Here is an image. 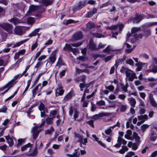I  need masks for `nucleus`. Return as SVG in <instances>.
<instances>
[{
    "instance_id": "nucleus-49",
    "label": "nucleus",
    "mask_w": 157,
    "mask_h": 157,
    "mask_svg": "<svg viewBox=\"0 0 157 157\" xmlns=\"http://www.w3.org/2000/svg\"><path fill=\"white\" fill-rule=\"evenodd\" d=\"M31 146V144L30 143H29L25 145L22 146L21 147V151H23L29 147H30Z\"/></svg>"
},
{
    "instance_id": "nucleus-16",
    "label": "nucleus",
    "mask_w": 157,
    "mask_h": 157,
    "mask_svg": "<svg viewBox=\"0 0 157 157\" xmlns=\"http://www.w3.org/2000/svg\"><path fill=\"white\" fill-rule=\"evenodd\" d=\"M95 1L93 0H89L87 2L86 1L81 2L79 3V6L80 9L82 8L83 6H85L87 3L90 4H94L95 3Z\"/></svg>"
},
{
    "instance_id": "nucleus-53",
    "label": "nucleus",
    "mask_w": 157,
    "mask_h": 157,
    "mask_svg": "<svg viewBox=\"0 0 157 157\" xmlns=\"http://www.w3.org/2000/svg\"><path fill=\"white\" fill-rule=\"evenodd\" d=\"M112 126L106 129L105 131V133L107 135H110L112 132Z\"/></svg>"
},
{
    "instance_id": "nucleus-63",
    "label": "nucleus",
    "mask_w": 157,
    "mask_h": 157,
    "mask_svg": "<svg viewBox=\"0 0 157 157\" xmlns=\"http://www.w3.org/2000/svg\"><path fill=\"white\" fill-rule=\"evenodd\" d=\"M53 121V119L52 118L48 117L46 119V123L48 124H51Z\"/></svg>"
},
{
    "instance_id": "nucleus-40",
    "label": "nucleus",
    "mask_w": 157,
    "mask_h": 157,
    "mask_svg": "<svg viewBox=\"0 0 157 157\" xmlns=\"http://www.w3.org/2000/svg\"><path fill=\"white\" fill-rule=\"evenodd\" d=\"M128 148L126 146H122V149L117 152H119L121 154H123L124 153L125 151H128Z\"/></svg>"
},
{
    "instance_id": "nucleus-34",
    "label": "nucleus",
    "mask_w": 157,
    "mask_h": 157,
    "mask_svg": "<svg viewBox=\"0 0 157 157\" xmlns=\"http://www.w3.org/2000/svg\"><path fill=\"white\" fill-rule=\"evenodd\" d=\"M40 29L38 28L35 29L31 33H30L29 35V36L32 37L33 36H36L40 31Z\"/></svg>"
},
{
    "instance_id": "nucleus-12",
    "label": "nucleus",
    "mask_w": 157,
    "mask_h": 157,
    "mask_svg": "<svg viewBox=\"0 0 157 157\" xmlns=\"http://www.w3.org/2000/svg\"><path fill=\"white\" fill-rule=\"evenodd\" d=\"M122 144L124 145L126 144L127 142L124 139L122 138L121 137L119 136L118 137L117 141V143L113 146V147H120Z\"/></svg>"
},
{
    "instance_id": "nucleus-23",
    "label": "nucleus",
    "mask_w": 157,
    "mask_h": 157,
    "mask_svg": "<svg viewBox=\"0 0 157 157\" xmlns=\"http://www.w3.org/2000/svg\"><path fill=\"white\" fill-rule=\"evenodd\" d=\"M92 136L94 138V139H93V140L97 142L98 144L104 147L105 148L106 147V145L102 143L101 141L99 140V139L95 135H92Z\"/></svg>"
},
{
    "instance_id": "nucleus-4",
    "label": "nucleus",
    "mask_w": 157,
    "mask_h": 157,
    "mask_svg": "<svg viewBox=\"0 0 157 157\" xmlns=\"http://www.w3.org/2000/svg\"><path fill=\"white\" fill-rule=\"evenodd\" d=\"M45 123L44 121H42L40 124V126H38L33 128L32 130V132L33 133V139H36L39 133L42 130L40 127L44 125Z\"/></svg>"
},
{
    "instance_id": "nucleus-54",
    "label": "nucleus",
    "mask_w": 157,
    "mask_h": 157,
    "mask_svg": "<svg viewBox=\"0 0 157 157\" xmlns=\"http://www.w3.org/2000/svg\"><path fill=\"white\" fill-rule=\"evenodd\" d=\"M64 65V63L63 62L62 59L60 58H59L58 59V61L56 65V66H58L60 67L62 65Z\"/></svg>"
},
{
    "instance_id": "nucleus-21",
    "label": "nucleus",
    "mask_w": 157,
    "mask_h": 157,
    "mask_svg": "<svg viewBox=\"0 0 157 157\" xmlns=\"http://www.w3.org/2000/svg\"><path fill=\"white\" fill-rule=\"evenodd\" d=\"M8 21L10 22H12L14 25H16L19 23L22 22H25L26 21H20L19 20L17 19L16 18H12L11 19L8 20Z\"/></svg>"
},
{
    "instance_id": "nucleus-60",
    "label": "nucleus",
    "mask_w": 157,
    "mask_h": 157,
    "mask_svg": "<svg viewBox=\"0 0 157 157\" xmlns=\"http://www.w3.org/2000/svg\"><path fill=\"white\" fill-rule=\"evenodd\" d=\"M105 46L106 45L103 44L101 43H100L98 46H97V50L104 48Z\"/></svg>"
},
{
    "instance_id": "nucleus-56",
    "label": "nucleus",
    "mask_w": 157,
    "mask_h": 157,
    "mask_svg": "<svg viewBox=\"0 0 157 157\" xmlns=\"http://www.w3.org/2000/svg\"><path fill=\"white\" fill-rule=\"evenodd\" d=\"M48 82L47 81H44L42 82V85L40 83L38 84L39 86H40V89H41L43 87L46 86L48 84Z\"/></svg>"
},
{
    "instance_id": "nucleus-52",
    "label": "nucleus",
    "mask_w": 157,
    "mask_h": 157,
    "mask_svg": "<svg viewBox=\"0 0 157 157\" xmlns=\"http://www.w3.org/2000/svg\"><path fill=\"white\" fill-rule=\"evenodd\" d=\"M135 153L132 151H129L125 155V157H133L135 156Z\"/></svg>"
},
{
    "instance_id": "nucleus-11",
    "label": "nucleus",
    "mask_w": 157,
    "mask_h": 157,
    "mask_svg": "<svg viewBox=\"0 0 157 157\" xmlns=\"http://www.w3.org/2000/svg\"><path fill=\"white\" fill-rule=\"evenodd\" d=\"M124 27V25L123 24H119L115 25H113L110 27H107L106 28L116 30L117 31L120 32L122 31Z\"/></svg>"
},
{
    "instance_id": "nucleus-45",
    "label": "nucleus",
    "mask_w": 157,
    "mask_h": 157,
    "mask_svg": "<svg viewBox=\"0 0 157 157\" xmlns=\"http://www.w3.org/2000/svg\"><path fill=\"white\" fill-rule=\"evenodd\" d=\"M72 48L70 45L66 44L65 47L63 48V50L65 51H71L72 49Z\"/></svg>"
},
{
    "instance_id": "nucleus-3",
    "label": "nucleus",
    "mask_w": 157,
    "mask_h": 157,
    "mask_svg": "<svg viewBox=\"0 0 157 157\" xmlns=\"http://www.w3.org/2000/svg\"><path fill=\"white\" fill-rule=\"evenodd\" d=\"M121 71L122 73H125L126 76L128 78V80L130 81H132L134 78H137L135 73L132 70L122 67Z\"/></svg>"
},
{
    "instance_id": "nucleus-61",
    "label": "nucleus",
    "mask_w": 157,
    "mask_h": 157,
    "mask_svg": "<svg viewBox=\"0 0 157 157\" xmlns=\"http://www.w3.org/2000/svg\"><path fill=\"white\" fill-rule=\"evenodd\" d=\"M113 56V55H112L107 56L104 59V60L105 62H107L110 60L112 58Z\"/></svg>"
},
{
    "instance_id": "nucleus-57",
    "label": "nucleus",
    "mask_w": 157,
    "mask_h": 157,
    "mask_svg": "<svg viewBox=\"0 0 157 157\" xmlns=\"http://www.w3.org/2000/svg\"><path fill=\"white\" fill-rule=\"evenodd\" d=\"M93 35L94 37L98 38H101V37H104L102 35L98 33H95L93 34Z\"/></svg>"
},
{
    "instance_id": "nucleus-32",
    "label": "nucleus",
    "mask_w": 157,
    "mask_h": 157,
    "mask_svg": "<svg viewBox=\"0 0 157 157\" xmlns=\"http://www.w3.org/2000/svg\"><path fill=\"white\" fill-rule=\"evenodd\" d=\"M147 116L146 114L139 116L138 117V120L143 123L147 119Z\"/></svg>"
},
{
    "instance_id": "nucleus-19",
    "label": "nucleus",
    "mask_w": 157,
    "mask_h": 157,
    "mask_svg": "<svg viewBox=\"0 0 157 157\" xmlns=\"http://www.w3.org/2000/svg\"><path fill=\"white\" fill-rule=\"evenodd\" d=\"M26 40H23L15 44H13L12 43H10L7 44V46L8 47H12L13 48H14L16 47H19L22 44L25 42Z\"/></svg>"
},
{
    "instance_id": "nucleus-1",
    "label": "nucleus",
    "mask_w": 157,
    "mask_h": 157,
    "mask_svg": "<svg viewBox=\"0 0 157 157\" xmlns=\"http://www.w3.org/2000/svg\"><path fill=\"white\" fill-rule=\"evenodd\" d=\"M22 76L21 74H18L14 77L13 78L9 81L3 87L0 89V94L4 95L16 83V80L20 78Z\"/></svg>"
},
{
    "instance_id": "nucleus-47",
    "label": "nucleus",
    "mask_w": 157,
    "mask_h": 157,
    "mask_svg": "<svg viewBox=\"0 0 157 157\" xmlns=\"http://www.w3.org/2000/svg\"><path fill=\"white\" fill-rule=\"evenodd\" d=\"M35 20L34 18L32 17H29L27 18V22L29 24H32L34 23Z\"/></svg>"
},
{
    "instance_id": "nucleus-15",
    "label": "nucleus",
    "mask_w": 157,
    "mask_h": 157,
    "mask_svg": "<svg viewBox=\"0 0 157 157\" xmlns=\"http://www.w3.org/2000/svg\"><path fill=\"white\" fill-rule=\"evenodd\" d=\"M56 53L55 51H54L52 52V54H51L50 56L48 58V59L49 60L47 62V64L49 63H51L52 64L54 63L56 60Z\"/></svg>"
},
{
    "instance_id": "nucleus-18",
    "label": "nucleus",
    "mask_w": 157,
    "mask_h": 157,
    "mask_svg": "<svg viewBox=\"0 0 157 157\" xmlns=\"http://www.w3.org/2000/svg\"><path fill=\"white\" fill-rule=\"evenodd\" d=\"M23 27L21 26H17L14 29V32L16 34L21 35L23 33Z\"/></svg>"
},
{
    "instance_id": "nucleus-33",
    "label": "nucleus",
    "mask_w": 157,
    "mask_h": 157,
    "mask_svg": "<svg viewBox=\"0 0 157 157\" xmlns=\"http://www.w3.org/2000/svg\"><path fill=\"white\" fill-rule=\"evenodd\" d=\"M128 101L132 107H134L136 103V101L135 99L132 98H128Z\"/></svg>"
},
{
    "instance_id": "nucleus-14",
    "label": "nucleus",
    "mask_w": 157,
    "mask_h": 157,
    "mask_svg": "<svg viewBox=\"0 0 157 157\" xmlns=\"http://www.w3.org/2000/svg\"><path fill=\"white\" fill-rule=\"evenodd\" d=\"M62 88L63 87L61 84H59L58 85V87L56 91V96L63 95L64 91L63 90Z\"/></svg>"
},
{
    "instance_id": "nucleus-62",
    "label": "nucleus",
    "mask_w": 157,
    "mask_h": 157,
    "mask_svg": "<svg viewBox=\"0 0 157 157\" xmlns=\"http://www.w3.org/2000/svg\"><path fill=\"white\" fill-rule=\"evenodd\" d=\"M110 50H111L110 46H108L106 48H105L103 50V52H105V53H108L110 51Z\"/></svg>"
},
{
    "instance_id": "nucleus-13",
    "label": "nucleus",
    "mask_w": 157,
    "mask_h": 157,
    "mask_svg": "<svg viewBox=\"0 0 157 157\" xmlns=\"http://www.w3.org/2000/svg\"><path fill=\"white\" fill-rule=\"evenodd\" d=\"M88 46V48L91 50H97V46L92 39L89 41Z\"/></svg>"
},
{
    "instance_id": "nucleus-7",
    "label": "nucleus",
    "mask_w": 157,
    "mask_h": 157,
    "mask_svg": "<svg viewBox=\"0 0 157 157\" xmlns=\"http://www.w3.org/2000/svg\"><path fill=\"white\" fill-rule=\"evenodd\" d=\"M74 111V117L73 119L74 121H80V120H76L79 116V112L76 109L73 110V107L72 106H71L69 112V115L71 116L73 112Z\"/></svg>"
},
{
    "instance_id": "nucleus-24",
    "label": "nucleus",
    "mask_w": 157,
    "mask_h": 157,
    "mask_svg": "<svg viewBox=\"0 0 157 157\" xmlns=\"http://www.w3.org/2000/svg\"><path fill=\"white\" fill-rule=\"evenodd\" d=\"M136 66L137 67L136 68L137 71H139L141 70L142 69L143 65L147 66V63H143L141 62H139L136 64Z\"/></svg>"
},
{
    "instance_id": "nucleus-29",
    "label": "nucleus",
    "mask_w": 157,
    "mask_h": 157,
    "mask_svg": "<svg viewBox=\"0 0 157 157\" xmlns=\"http://www.w3.org/2000/svg\"><path fill=\"white\" fill-rule=\"evenodd\" d=\"M85 95L83 94L81 99V101L83 102L82 106L83 107H87L89 104V101L85 100Z\"/></svg>"
},
{
    "instance_id": "nucleus-37",
    "label": "nucleus",
    "mask_w": 157,
    "mask_h": 157,
    "mask_svg": "<svg viewBox=\"0 0 157 157\" xmlns=\"http://www.w3.org/2000/svg\"><path fill=\"white\" fill-rule=\"evenodd\" d=\"M157 137V135L154 132H151L150 137V139L153 141H155Z\"/></svg>"
},
{
    "instance_id": "nucleus-25",
    "label": "nucleus",
    "mask_w": 157,
    "mask_h": 157,
    "mask_svg": "<svg viewBox=\"0 0 157 157\" xmlns=\"http://www.w3.org/2000/svg\"><path fill=\"white\" fill-rule=\"evenodd\" d=\"M149 101L151 104L154 106H157V104L156 103L155 100L154 99L153 96L151 94H149Z\"/></svg>"
},
{
    "instance_id": "nucleus-35",
    "label": "nucleus",
    "mask_w": 157,
    "mask_h": 157,
    "mask_svg": "<svg viewBox=\"0 0 157 157\" xmlns=\"http://www.w3.org/2000/svg\"><path fill=\"white\" fill-rule=\"evenodd\" d=\"M52 0H41L40 3H41L43 5L47 6L52 4Z\"/></svg>"
},
{
    "instance_id": "nucleus-9",
    "label": "nucleus",
    "mask_w": 157,
    "mask_h": 157,
    "mask_svg": "<svg viewBox=\"0 0 157 157\" xmlns=\"http://www.w3.org/2000/svg\"><path fill=\"white\" fill-rule=\"evenodd\" d=\"M82 34L81 32H78L74 34L73 36L72 39L71 40V42H74L75 41L79 40L82 38Z\"/></svg>"
},
{
    "instance_id": "nucleus-30",
    "label": "nucleus",
    "mask_w": 157,
    "mask_h": 157,
    "mask_svg": "<svg viewBox=\"0 0 157 157\" xmlns=\"http://www.w3.org/2000/svg\"><path fill=\"white\" fill-rule=\"evenodd\" d=\"M149 70L153 73H156L157 72V66L152 64L149 67Z\"/></svg>"
},
{
    "instance_id": "nucleus-27",
    "label": "nucleus",
    "mask_w": 157,
    "mask_h": 157,
    "mask_svg": "<svg viewBox=\"0 0 157 157\" xmlns=\"http://www.w3.org/2000/svg\"><path fill=\"white\" fill-rule=\"evenodd\" d=\"M91 84V82L86 84L84 82L82 83H80L79 84V86L81 91L83 90V88L86 87V89H87Z\"/></svg>"
},
{
    "instance_id": "nucleus-50",
    "label": "nucleus",
    "mask_w": 157,
    "mask_h": 157,
    "mask_svg": "<svg viewBox=\"0 0 157 157\" xmlns=\"http://www.w3.org/2000/svg\"><path fill=\"white\" fill-rule=\"evenodd\" d=\"M54 129L52 126H51L50 129H47L45 131V134H50L52 132L54 131Z\"/></svg>"
},
{
    "instance_id": "nucleus-28",
    "label": "nucleus",
    "mask_w": 157,
    "mask_h": 157,
    "mask_svg": "<svg viewBox=\"0 0 157 157\" xmlns=\"http://www.w3.org/2000/svg\"><path fill=\"white\" fill-rule=\"evenodd\" d=\"M87 28L88 29H91L93 28H100L101 26V25H97L96 26L94 23L92 22H89L86 25Z\"/></svg>"
},
{
    "instance_id": "nucleus-44",
    "label": "nucleus",
    "mask_w": 157,
    "mask_h": 157,
    "mask_svg": "<svg viewBox=\"0 0 157 157\" xmlns=\"http://www.w3.org/2000/svg\"><path fill=\"white\" fill-rule=\"evenodd\" d=\"M40 88V86H39L38 84L37 86H36L33 90L32 91V93L33 95V96L34 97L36 95V93L37 92V90L39 88ZM39 92L41 91L40 90Z\"/></svg>"
},
{
    "instance_id": "nucleus-36",
    "label": "nucleus",
    "mask_w": 157,
    "mask_h": 157,
    "mask_svg": "<svg viewBox=\"0 0 157 157\" xmlns=\"http://www.w3.org/2000/svg\"><path fill=\"white\" fill-rule=\"evenodd\" d=\"M73 91H71L68 94L64 97V100L67 101L70 99L73 94Z\"/></svg>"
},
{
    "instance_id": "nucleus-43",
    "label": "nucleus",
    "mask_w": 157,
    "mask_h": 157,
    "mask_svg": "<svg viewBox=\"0 0 157 157\" xmlns=\"http://www.w3.org/2000/svg\"><path fill=\"white\" fill-rule=\"evenodd\" d=\"M149 127V125L147 124H143L141 126V129L143 132H144L146 129Z\"/></svg>"
},
{
    "instance_id": "nucleus-51",
    "label": "nucleus",
    "mask_w": 157,
    "mask_h": 157,
    "mask_svg": "<svg viewBox=\"0 0 157 157\" xmlns=\"http://www.w3.org/2000/svg\"><path fill=\"white\" fill-rule=\"evenodd\" d=\"M125 58H126V56H123V58L122 59H119L118 60H116V63L115 64V65L116 67H117V63H119L121 62L124 61L125 59Z\"/></svg>"
},
{
    "instance_id": "nucleus-64",
    "label": "nucleus",
    "mask_w": 157,
    "mask_h": 157,
    "mask_svg": "<svg viewBox=\"0 0 157 157\" xmlns=\"http://www.w3.org/2000/svg\"><path fill=\"white\" fill-rule=\"evenodd\" d=\"M139 56L141 57H143L145 59H148L149 58L148 55L144 53H141L140 55Z\"/></svg>"
},
{
    "instance_id": "nucleus-6",
    "label": "nucleus",
    "mask_w": 157,
    "mask_h": 157,
    "mask_svg": "<svg viewBox=\"0 0 157 157\" xmlns=\"http://www.w3.org/2000/svg\"><path fill=\"white\" fill-rule=\"evenodd\" d=\"M0 26L9 33H11L12 32L13 25L10 24L3 23L0 24Z\"/></svg>"
},
{
    "instance_id": "nucleus-38",
    "label": "nucleus",
    "mask_w": 157,
    "mask_h": 157,
    "mask_svg": "<svg viewBox=\"0 0 157 157\" xmlns=\"http://www.w3.org/2000/svg\"><path fill=\"white\" fill-rule=\"evenodd\" d=\"M97 11V9L94 8L92 10L88 13L87 17H90L94 14Z\"/></svg>"
},
{
    "instance_id": "nucleus-17",
    "label": "nucleus",
    "mask_w": 157,
    "mask_h": 157,
    "mask_svg": "<svg viewBox=\"0 0 157 157\" xmlns=\"http://www.w3.org/2000/svg\"><path fill=\"white\" fill-rule=\"evenodd\" d=\"M39 109L41 112V116L42 117H44L46 116L45 114V108L44 105L42 103H41L39 106Z\"/></svg>"
},
{
    "instance_id": "nucleus-8",
    "label": "nucleus",
    "mask_w": 157,
    "mask_h": 157,
    "mask_svg": "<svg viewBox=\"0 0 157 157\" xmlns=\"http://www.w3.org/2000/svg\"><path fill=\"white\" fill-rule=\"evenodd\" d=\"M74 135L75 137L78 138V141L80 142L81 147H82V144L86 145V144L88 142L87 139L86 138H84L83 140V137L81 135L76 133H75Z\"/></svg>"
},
{
    "instance_id": "nucleus-41",
    "label": "nucleus",
    "mask_w": 157,
    "mask_h": 157,
    "mask_svg": "<svg viewBox=\"0 0 157 157\" xmlns=\"http://www.w3.org/2000/svg\"><path fill=\"white\" fill-rule=\"evenodd\" d=\"M132 137L133 140L135 139L137 143L139 142L140 139V137L138 136L137 134L135 132L133 133Z\"/></svg>"
},
{
    "instance_id": "nucleus-2",
    "label": "nucleus",
    "mask_w": 157,
    "mask_h": 157,
    "mask_svg": "<svg viewBox=\"0 0 157 157\" xmlns=\"http://www.w3.org/2000/svg\"><path fill=\"white\" fill-rule=\"evenodd\" d=\"M121 71L122 73H125L126 76L128 78V80L130 81H132L134 78H137L135 73L132 70L122 67Z\"/></svg>"
},
{
    "instance_id": "nucleus-22",
    "label": "nucleus",
    "mask_w": 157,
    "mask_h": 157,
    "mask_svg": "<svg viewBox=\"0 0 157 157\" xmlns=\"http://www.w3.org/2000/svg\"><path fill=\"white\" fill-rule=\"evenodd\" d=\"M132 135V131L130 130H127L126 134L125 135L124 137L126 139L131 140H133V138L131 136Z\"/></svg>"
},
{
    "instance_id": "nucleus-48",
    "label": "nucleus",
    "mask_w": 157,
    "mask_h": 157,
    "mask_svg": "<svg viewBox=\"0 0 157 157\" xmlns=\"http://www.w3.org/2000/svg\"><path fill=\"white\" fill-rule=\"evenodd\" d=\"M7 109V107L6 105H4L0 108V113H6Z\"/></svg>"
},
{
    "instance_id": "nucleus-31",
    "label": "nucleus",
    "mask_w": 157,
    "mask_h": 157,
    "mask_svg": "<svg viewBox=\"0 0 157 157\" xmlns=\"http://www.w3.org/2000/svg\"><path fill=\"white\" fill-rule=\"evenodd\" d=\"M125 45L127 48L125 50V52L127 53H131L133 49L132 48L131 46L127 43H125L124 46Z\"/></svg>"
},
{
    "instance_id": "nucleus-20",
    "label": "nucleus",
    "mask_w": 157,
    "mask_h": 157,
    "mask_svg": "<svg viewBox=\"0 0 157 157\" xmlns=\"http://www.w3.org/2000/svg\"><path fill=\"white\" fill-rule=\"evenodd\" d=\"M144 18L142 15L136 14L135 17L132 19V21L135 23L139 22Z\"/></svg>"
},
{
    "instance_id": "nucleus-58",
    "label": "nucleus",
    "mask_w": 157,
    "mask_h": 157,
    "mask_svg": "<svg viewBox=\"0 0 157 157\" xmlns=\"http://www.w3.org/2000/svg\"><path fill=\"white\" fill-rule=\"evenodd\" d=\"M105 101L103 100H101L99 101H97L96 104L100 106L103 105H105Z\"/></svg>"
},
{
    "instance_id": "nucleus-39",
    "label": "nucleus",
    "mask_w": 157,
    "mask_h": 157,
    "mask_svg": "<svg viewBox=\"0 0 157 157\" xmlns=\"http://www.w3.org/2000/svg\"><path fill=\"white\" fill-rule=\"evenodd\" d=\"M142 36H143L141 34H139L138 35L135 34L133 35V37H134V39L132 40V42H134L139 38L142 39Z\"/></svg>"
},
{
    "instance_id": "nucleus-55",
    "label": "nucleus",
    "mask_w": 157,
    "mask_h": 157,
    "mask_svg": "<svg viewBox=\"0 0 157 157\" xmlns=\"http://www.w3.org/2000/svg\"><path fill=\"white\" fill-rule=\"evenodd\" d=\"M38 44L36 41L35 42H33V44L32 45L31 47V49L32 50H33L35 49L37 46Z\"/></svg>"
},
{
    "instance_id": "nucleus-26",
    "label": "nucleus",
    "mask_w": 157,
    "mask_h": 157,
    "mask_svg": "<svg viewBox=\"0 0 157 157\" xmlns=\"http://www.w3.org/2000/svg\"><path fill=\"white\" fill-rule=\"evenodd\" d=\"M5 138L7 140V142L9 144L10 146H12L13 144V140L11 138L9 135L5 136Z\"/></svg>"
},
{
    "instance_id": "nucleus-42",
    "label": "nucleus",
    "mask_w": 157,
    "mask_h": 157,
    "mask_svg": "<svg viewBox=\"0 0 157 157\" xmlns=\"http://www.w3.org/2000/svg\"><path fill=\"white\" fill-rule=\"evenodd\" d=\"M57 111L56 110H53L51 111L49 115L50 117H51V118H52V119H53L54 118L57 113Z\"/></svg>"
},
{
    "instance_id": "nucleus-59",
    "label": "nucleus",
    "mask_w": 157,
    "mask_h": 157,
    "mask_svg": "<svg viewBox=\"0 0 157 157\" xmlns=\"http://www.w3.org/2000/svg\"><path fill=\"white\" fill-rule=\"evenodd\" d=\"M43 75L42 74H39L38 75L36 78V79L35 80L34 82V85H36V84L38 82L39 79H40V77L41 76V75Z\"/></svg>"
},
{
    "instance_id": "nucleus-10",
    "label": "nucleus",
    "mask_w": 157,
    "mask_h": 157,
    "mask_svg": "<svg viewBox=\"0 0 157 157\" xmlns=\"http://www.w3.org/2000/svg\"><path fill=\"white\" fill-rule=\"evenodd\" d=\"M111 115V113L108 112H101L98 114H96L94 115L92 118L96 120L100 117L105 116H108Z\"/></svg>"
},
{
    "instance_id": "nucleus-5",
    "label": "nucleus",
    "mask_w": 157,
    "mask_h": 157,
    "mask_svg": "<svg viewBox=\"0 0 157 157\" xmlns=\"http://www.w3.org/2000/svg\"><path fill=\"white\" fill-rule=\"evenodd\" d=\"M39 7L38 6H35L31 5L30 6L29 10L27 12L26 16L23 18V19H27V16L29 15H33L34 12Z\"/></svg>"
},
{
    "instance_id": "nucleus-46",
    "label": "nucleus",
    "mask_w": 157,
    "mask_h": 157,
    "mask_svg": "<svg viewBox=\"0 0 157 157\" xmlns=\"http://www.w3.org/2000/svg\"><path fill=\"white\" fill-rule=\"evenodd\" d=\"M140 29L141 28L140 27H133L131 29L132 33H134L139 31Z\"/></svg>"
}]
</instances>
